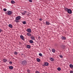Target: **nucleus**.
Masks as SVG:
<instances>
[{
  "instance_id": "473e14b6",
  "label": "nucleus",
  "mask_w": 73,
  "mask_h": 73,
  "mask_svg": "<svg viewBox=\"0 0 73 73\" xmlns=\"http://www.w3.org/2000/svg\"><path fill=\"white\" fill-rule=\"evenodd\" d=\"M39 20L40 21H42V19L41 18H40Z\"/></svg>"
},
{
  "instance_id": "c85d7f7f",
  "label": "nucleus",
  "mask_w": 73,
  "mask_h": 73,
  "mask_svg": "<svg viewBox=\"0 0 73 73\" xmlns=\"http://www.w3.org/2000/svg\"><path fill=\"white\" fill-rule=\"evenodd\" d=\"M14 54H17V52H14Z\"/></svg>"
},
{
  "instance_id": "4c0bfd02",
  "label": "nucleus",
  "mask_w": 73,
  "mask_h": 73,
  "mask_svg": "<svg viewBox=\"0 0 73 73\" xmlns=\"http://www.w3.org/2000/svg\"><path fill=\"white\" fill-rule=\"evenodd\" d=\"M37 73H39V72L37 71Z\"/></svg>"
},
{
  "instance_id": "58836bf2",
  "label": "nucleus",
  "mask_w": 73,
  "mask_h": 73,
  "mask_svg": "<svg viewBox=\"0 0 73 73\" xmlns=\"http://www.w3.org/2000/svg\"><path fill=\"white\" fill-rule=\"evenodd\" d=\"M36 73H37V72H36Z\"/></svg>"
},
{
  "instance_id": "20e7f679",
  "label": "nucleus",
  "mask_w": 73,
  "mask_h": 73,
  "mask_svg": "<svg viewBox=\"0 0 73 73\" xmlns=\"http://www.w3.org/2000/svg\"><path fill=\"white\" fill-rule=\"evenodd\" d=\"M7 15H11L12 13V11H7Z\"/></svg>"
},
{
  "instance_id": "6e6552de",
  "label": "nucleus",
  "mask_w": 73,
  "mask_h": 73,
  "mask_svg": "<svg viewBox=\"0 0 73 73\" xmlns=\"http://www.w3.org/2000/svg\"><path fill=\"white\" fill-rule=\"evenodd\" d=\"M46 25H50V24L49 22V21H46Z\"/></svg>"
},
{
  "instance_id": "423d86ee",
  "label": "nucleus",
  "mask_w": 73,
  "mask_h": 73,
  "mask_svg": "<svg viewBox=\"0 0 73 73\" xmlns=\"http://www.w3.org/2000/svg\"><path fill=\"white\" fill-rule=\"evenodd\" d=\"M28 32H29V33H31V29H27V31Z\"/></svg>"
},
{
  "instance_id": "b1692460",
  "label": "nucleus",
  "mask_w": 73,
  "mask_h": 73,
  "mask_svg": "<svg viewBox=\"0 0 73 73\" xmlns=\"http://www.w3.org/2000/svg\"><path fill=\"white\" fill-rule=\"evenodd\" d=\"M30 43H31V44L33 43V40H30Z\"/></svg>"
},
{
  "instance_id": "5701e85b",
  "label": "nucleus",
  "mask_w": 73,
  "mask_h": 73,
  "mask_svg": "<svg viewBox=\"0 0 73 73\" xmlns=\"http://www.w3.org/2000/svg\"><path fill=\"white\" fill-rule=\"evenodd\" d=\"M31 38L32 40H35V37H34L33 36H31Z\"/></svg>"
},
{
  "instance_id": "2f4dec72",
  "label": "nucleus",
  "mask_w": 73,
  "mask_h": 73,
  "mask_svg": "<svg viewBox=\"0 0 73 73\" xmlns=\"http://www.w3.org/2000/svg\"><path fill=\"white\" fill-rule=\"evenodd\" d=\"M29 1L31 3H32V0H29Z\"/></svg>"
},
{
  "instance_id": "e433bc0d",
  "label": "nucleus",
  "mask_w": 73,
  "mask_h": 73,
  "mask_svg": "<svg viewBox=\"0 0 73 73\" xmlns=\"http://www.w3.org/2000/svg\"><path fill=\"white\" fill-rule=\"evenodd\" d=\"M24 12H25V13H27V12L26 11H24Z\"/></svg>"
},
{
  "instance_id": "6ab92c4d",
  "label": "nucleus",
  "mask_w": 73,
  "mask_h": 73,
  "mask_svg": "<svg viewBox=\"0 0 73 73\" xmlns=\"http://www.w3.org/2000/svg\"><path fill=\"white\" fill-rule=\"evenodd\" d=\"M59 57L61 58H63V56L62 55H59Z\"/></svg>"
},
{
  "instance_id": "0eeeda50",
  "label": "nucleus",
  "mask_w": 73,
  "mask_h": 73,
  "mask_svg": "<svg viewBox=\"0 0 73 73\" xmlns=\"http://www.w3.org/2000/svg\"><path fill=\"white\" fill-rule=\"evenodd\" d=\"M50 60L51 61H52V62H53V61H54V58H50Z\"/></svg>"
},
{
  "instance_id": "ddd939ff",
  "label": "nucleus",
  "mask_w": 73,
  "mask_h": 73,
  "mask_svg": "<svg viewBox=\"0 0 73 73\" xmlns=\"http://www.w3.org/2000/svg\"><path fill=\"white\" fill-rule=\"evenodd\" d=\"M44 65H45V66H48V65H49V63H48L46 62L45 63H44Z\"/></svg>"
},
{
  "instance_id": "72a5a7b5",
  "label": "nucleus",
  "mask_w": 73,
  "mask_h": 73,
  "mask_svg": "<svg viewBox=\"0 0 73 73\" xmlns=\"http://www.w3.org/2000/svg\"><path fill=\"white\" fill-rule=\"evenodd\" d=\"M22 15H25V13H22Z\"/></svg>"
},
{
  "instance_id": "c756f323",
  "label": "nucleus",
  "mask_w": 73,
  "mask_h": 73,
  "mask_svg": "<svg viewBox=\"0 0 73 73\" xmlns=\"http://www.w3.org/2000/svg\"><path fill=\"white\" fill-rule=\"evenodd\" d=\"M70 73H73V71L72 70H71L70 71Z\"/></svg>"
},
{
  "instance_id": "7c9ffc66",
  "label": "nucleus",
  "mask_w": 73,
  "mask_h": 73,
  "mask_svg": "<svg viewBox=\"0 0 73 73\" xmlns=\"http://www.w3.org/2000/svg\"><path fill=\"white\" fill-rule=\"evenodd\" d=\"M9 63L10 64H12V62L11 61H10L9 62Z\"/></svg>"
},
{
  "instance_id": "7ed1b4c3",
  "label": "nucleus",
  "mask_w": 73,
  "mask_h": 73,
  "mask_svg": "<svg viewBox=\"0 0 73 73\" xmlns=\"http://www.w3.org/2000/svg\"><path fill=\"white\" fill-rule=\"evenodd\" d=\"M67 12L68 13H69L70 14H71L72 13V11L70 9H68Z\"/></svg>"
},
{
  "instance_id": "f704fd0d",
  "label": "nucleus",
  "mask_w": 73,
  "mask_h": 73,
  "mask_svg": "<svg viewBox=\"0 0 73 73\" xmlns=\"http://www.w3.org/2000/svg\"><path fill=\"white\" fill-rule=\"evenodd\" d=\"M1 31H2V30L1 29H0V33L1 32Z\"/></svg>"
},
{
  "instance_id": "f8f14e48",
  "label": "nucleus",
  "mask_w": 73,
  "mask_h": 73,
  "mask_svg": "<svg viewBox=\"0 0 73 73\" xmlns=\"http://www.w3.org/2000/svg\"><path fill=\"white\" fill-rule=\"evenodd\" d=\"M9 69H13V67L12 66H9Z\"/></svg>"
},
{
  "instance_id": "aec40b11",
  "label": "nucleus",
  "mask_w": 73,
  "mask_h": 73,
  "mask_svg": "<svg viewBox=\"0 0 73 73\" xmlns=\"http://www.w3.org/2000/svg\"><path fill=\"white\" fill-rule=\"evenodd\" d=\"M57 69L58 70V71H60V70H61V69L60 68H57Z\"/></svg>"
},
{
  "instance_id": "9d476101",
  "label": "nucleus",
  "mask_w": 73,
  "mask_h": 73,
  "mask_svg": "<svg viewBox=\"0 0 73 73\" xmlns=\"http://www.w3.org/2000/svg\"><path fill=\"white\" fill-rule=\"evenodd\" d=\"M64 10L66 11V12H68V8L66 7H64Z\"/></svg>"
},
{
  "instance_id": "f03ea898",
  "label": "nucleus",
  "mask_w": 73,
  "mask_h": 73,
  "mask_svg": "<svg viewBox=\"0 0 73 73\" xmlns=\"http://www.w3.org/2000/svg\"><path fill=\"white\" fill-rule=\"evenodd\" d=\"M20 19H21V17L20 16H17L16 17L15 21L16 23H18Z\"/></svg>"
},
{
  "instance_id": "cd10ccee",
  "label": "nucleus",
  "mask_w": 73,
  "mask_h": 73,
  "mask_svg": "<svg viewBox=\"0 0 73 73\" xmlns=\"http://www.w3.org/2000/svg\"><path fill=\"white\" fill-rule=\"evenodd\" d=\"M28 73H30V70H27Z\"/></svg>"
},
{
  "instance_id": "bb28decb",
  "label": "nucleus",
  "mask_w": 73,
  "mask_h": 73,
  "mask_svg": "<svg viewBox=\"0 0 73 73\" xmlns=\"http://www.w3.org/2000/svg\"><path fill=\"white\" fill-rule=\"evenodd\" d=\"M3 11H5V12H6V11H7V9H6L4 8L3 9Z\"/></svg>"
},
{
  "instance_id": "c9c22d12",
  "label": "nucleus",
  "mask_w": 73,
  "mask_h": 73,
  "mask_svg": "<svg viewBox=\"0 0 73 73\" xmlns=\"http://www.w3.org/2000/svg\"><path fill=\"white\" fill-rule=\"evenodd\" d=\"M38 38L39 39V40H40V37L38 36Z\"/></svg>"
},
{
  "instance_id": "dca6fc26",
  "label": "nucleus",
  "mask_w": 73,
  "mask_h": 73,
  "mask_svg": "<svg viewBox=\"0 0 73 73\" xmlns=\"http://www.w3.org/2000/svg\"><path fill=\"white\" fill-rule=\"evenodd\" d=\"M9 27H10L11 28H12V25L11 24H9Z\"/></svg>"
},
{
  "instance_id": "a878e982",
  "label": "nucleus",
  "mask_w": 73,
  "mask_h": 73,
  "mask_svg": "<svg viewBox=\"0 0 73 73\" xmlns=\"http://www.w3.org/2000/svg\"><path fill=\"white\" fill-rule=\"evenodd\" d=\"M23 24H26V22L24 21L23 22Z\"/></svg>"
},
{
  "instance_id": "4be33fe9",
  "label": "nucleus",
  "mask_w": 73,
  "mask_h": 73,
  "mask_svg": "<svg viewBox=\"0 0 73 73\" xmlns=\"http://www.w3.org/2000/svg\"><path fill=\"white\" fill-rule=\"evenodd\" d=\"M52 52H53V53L55 52V49H52Z\"/></svg>"
},
{
  "instance_id": "f257e3e1",
  "label": "nucleus",
  "mask_w": 73,
  "mask_h": 73,
  "mask_svg": "<svg viewBox=\"0 0 73 73\" xmlns=\"http://www.w3.org/2000/svg\"><path fill=\"white\" fill-rule=\"evenodd\" d=\"M21 64L24 66H26L27 64V62L25 60L21 61Z\"/></svg>"
},
{
  "instance_id": "1a4fd4ad",
  "label": "nucleus",
  "mask_w": 73,
  "mask_h": 73,
  "mask_svg": "<svg viewBox=\"0 0 73 73\" xmlns=\"http://www.w3.org/2000/svg\"><path fill=\"white\" fill-rule=\"evenodd\" d=\"M69 67L71 69H72V68H73V65H72V64H70Z\"/></svg>"
},
{
  "instance_id": "9b49d317",
  "label": "nucleus",
  "mask_w": 73,
  "mask_h": 73,
  "mask_svg": "<svg viewBox=\"0 0 73 73\" xmlns=\"http://www.w3.org/2000/svg\"><path fill=\"white\" fill-rule=\"evenodd\" d=\"M3 61L4 62H6L7 61H8V60L5 59H3Z\"/></svg>"
},
{
  "instance_id": "412c9836",
  "label": "nucleus",
  "mask_w": 73,
  "mask_h": 73,
  "mask_svg": "<svg viewBox=\"0 0 73 73\" xmlns=\"http://www.w3.org/2000/svg\"><path fill=\"white\" fill-rule=\"evenodd\" d=\"M39 56L40 57H42V54L41 53H40L39 54Z\"/></svg>"
},
{
  "instance_id": "a211bd4d",
  "label": "nucleus",
  "mask_w": 73,
  "mask_h": 73,
  "mask_svg": "<svg viewBox=\"0 0 73 73\" xmlns=\"http://www.w3.org/2000/svg\"><path fill=\"white\" fill-rule=\"evenodd\" d=\"M27 35L28 36H31V34L29 33H27Z\"/></svg>"
},
{
  "instance_id": "f3484780",
  "label": "nucleus",
  "mask_w": 73,
  "mask_h": 73,
  "mask_svg": "<svg viewBox=\"0 0 73 73\" xmlns=\"http://www.w3.org/2000/svg\"><path fill=\"white\" fill-rule=\"evenodd\" d=\"M27 48H28V49H29L30 48H31V46L29 45H27Z\"/></svg>"
},
{
  "instance_id": "39448f33",
  "label": "nucleus",
  "mask_w": 73,
  "mask_h": 73,
  "mask_svg": "<svg viewBox=\"0 0 73 73\" xmlns=\"http://www.w3.org/2000/svg\"><path fill=\"white\" fill-rule=\"evenodd\" d=\"M20 37L23 40H24V37L23 36L21 35L20 36Z\"/></svg>"
},
{
  "instance_id": "2eb2a0df",
  "label": "nucleus",
  "mask_w": 73,
  "mask_h": 73,
  "mask_svg": "<svg viewBox=\"0 0 73 73\" xmlns=\"http://www.w3.org/2000/svg\"><path fill=\"white\" fill-rule=\"evenodd\" d=\"M61 38L62 40H65L66 39V37L64 36H62L61 37Z\"/></svg>"
},
{
  "instance_id": "393cba45",
  "label": "nucleus",
  "mask_w": 73,
  "mask_h": 73,
  "mask_svg": "<svg viewBox=\"0 0 73 73\" xmlns=\"http://www.w3.org/2000/svg\"><path fill=\"white\" fill-rule=\"evenodd\" d=\"M11 3L12 4H14V3H15V1H11Z\"/></svg>"
},
{
  "instance_id": "4468645a",
  "label": "nucleus",
  "mask_w": 73,
  "mask_h": 73,
  "mask_svg": "<svg viewBox=\"0 0 73 73\" xmlns=\"http://www.w3.org/2000/svg\"><path fill=\"white\" fill-rule=\"evenodd\" d=\"M41 61V60H40V58H37V62H40V61Z\"/></svg>"
}]
</instances>
